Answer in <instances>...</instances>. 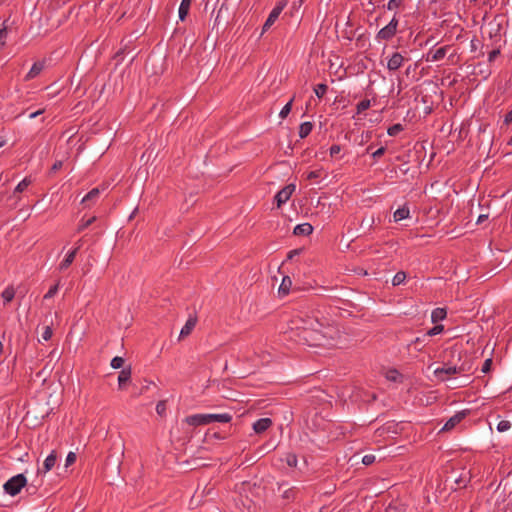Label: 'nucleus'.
<instances>
[{"label":"nucleus","instance_id":"nucleus-8","mask_svg":"<svg viewBox=\"0 0 512 512\" xmlns=\"http://www.w3.org/2000/svg\"><path fill=\"white\" fill-rule=\"evenodd\" d=\"M467 413L466 411H460L454 414L452 417H450L444 426L442 427V431H450L452 430L457 424H459L465 417Z\"/></svg>","mask_w":512,"mask_h":512},{"label":"nucleus","instance_id":"nucleus-27","mask_svg":"<svg viewBox=\"0 0 512 512\" xmlns=\"http://www.w3.org/2000/svg\"><path fill=\"white\" fill-rule=\"evenodd\" d=\"M100 194V190L99 188H93L92 190H90L86 195L85 197L82 199V203H88V202H93L95 201L98 196Z\"/></svg>","mask_w":512,"mask_h":512},{"label":"nucleus","instance_id":"nucleus-57","mask_svg":"<svg viewBox=\"0 0 512 512\" xmlns=\"http://www.w3.org/2000/svg\"><path fill=\"white\" fill-rule=\"evenodd\" d=\"M512 122V109L506 113L504 117V124L509 125Z\"/></svg>","mask_w":512,"mask_h":512},{"label":"nucleus","instance_id":"nucleus-24","mask_svg":"<svg viewBox=\"0 0 512 512\" xmlns=\"http://www.w3.org/2000/svg\"><path fill=\"white\" fill-rule=\"evenodd\" d=\"M313 129V124L309 121L307 122H303L302 124H300V127H299V137L301 139H304L306 138L312 131Z\"/></svg>","mask_w":512,"mask_h":512},{"label":"nucleus","instance_id":"nucleus-1","mask_svg":"<svg viewBox=\"0 0 512 512\" xmlns=\"http://www.w3.org/2000/svg\"><path fill=\"white\" fill-rule=\"evenodd\" d=\"M332 332L331 327L324 325H322V328L311 330H295L294 340L299 344L310 347H326L332 344Z\"/></svg>","mask_w":512,"mask_h":512},{"label":"nucleus","instance_id":"nucleus-25","mask_svg":"<svg viewBox=\"0 0 512 512\" xmlns=\"http://www.w3.org/2000/svg\"><path fill=\"white\" fill-rule=\"evenodd\" d=\"M447 312L444 308H436L432 311L431 320L433 323H437L445 319Z\"/></svg>","mask_w":512,"mask_h":512},{"label":"nucleus","instance_id":"nucleus-23","mask_svg":"<svg viewBox=\"0 0 512 512\" xmlns=\"http://www.w3.org/2000/svg\"><path fill=\"white\" fill-rule=\"evenodd\" d=\"M192 0H182L179 7V18L181 21L185 20L189 13Z\"/></svg>","mask_w":512,"mask_h":512},{"label":"nucleus","instance_id":"nucleus-32","mask_svg":"<svg viewBox=\"0 0 512 512\" xmlns=\"http://www.w3.org/2000/svg\"><path fill=\"white\" fill-rule=\"evenodd\" d=\"M327 90L328 86L324 83H320L314 88V92L318 98H322L326 94Z\"/></svg>","mask_w":512,"mask_h":512},{"label":"nucleus","instance_id":"nucleus-28","mask_svg":"<svg viewBox=\"0 0 512 512\" xmlns=\"http://www.w3.org/2000/svg\"><path fill=\"white\" fill-rule=\"evenodd\" d=\"M2 298L4 299L5 303L11 302L15 297V290L12 286H8L3 292H2Z\"/></svg>","mask_w":512,"mask_h":512},{"label":"nucleus","instance_id":"nucleus-48","mask_svg":"<svg viewBox=\"0 0 512 512\" xmlns=\"http://www.w3.org/2000/svg\"><path fill=\"white\" fill-rule=\"evenodd\" d=\"M322 175V171L321 170H315V171H310L307 176H306V179L307 180H314V179H318L320 178Z\"/></svg>","mask_w":512,"mask_h":512},{"label":"nucleus","instance_id":"nucleus-9","mask_svg":"<svg viewBox=\"0 0 512 512\" xmlns=\"http://www.w3.org/2000/svg\"><path fill=\"white\" fill-rule=\"evenodd\" d=\"M406 59L399 52H394L387 62V68L390 71L398 70Z\"/></svg>","mask_w":512,"mask_h":512},{"label":"nucleus","instance_id":"nucleus-26","mask_svg":"<svg viewBox=\"0 0 512 512\" xmlns=\"http://www.w3.org/2000/svg\"><path fill=\"white\" fill-rule=\"evenodd\" d=\"M304 319L305 315H297L293 318L291 322L294 326L291 328V338L294 339L295 329H299V326H304Z\"/></svg>","mask_w":512,"mask_h":512},{"label":"nucleus","instance_id":"nucleus-4","mask_svg":"<svg viewBox=\"0 0 512 512\" xmlns=\"http://www.w3.org/2000/svg\"><path fill=\"white\" fill-rule=\"evenodd\" d=\"M399 21L396 15L393 16L391 21L382 29H380L376 35V39L378 41H389L391 40L397 33Z\"/></svg>","mask_w":512,"mask_h":512},{"label":"nucleus","instance_id":"nucleus-61","mask_svg":"<svg viewBox=\"0 0 512 512\" xmlns=\"http://www.w3.org/2000/svg\"><path fill=\"white\" fill-rule=\"evenodd\" d=\"M37 489H38L37 485L30 484L27 486L26 491L29 492L30 494H34V493H36Z\"/></svg>","mask_w":512,"mask_h":512},{"label":"nucleus","instance_id":"nucleus-44","mask_svg":"<svg viewBox=\"0 0 512 512\" xmlns=\"http://www.w3.org/2000/svg\"><path fill=\"white\" fill-rule=\"evenodd\" d=\"M73 260H74V258H64V260L59 265V270L64 271L67 268H69L71 266V264L73 263Z\"/></svg>","mask_w":512,"mask_h":512},{"label":"nucleus","instance_id":"nucleus-63","mask_svg":"<svg viewBox=\"0 0 512 512\" xmlns=\"http://www.w3.org/2000/svg\"><path fill=\"white\" fill-rule=\"evenodd\" d=\"M43 112H44V110H43V109L38 110V111H36V112H33V113H31V114L29 115V118H30V119H34V118H36L37 116L41 115Z\"/></svg>","mask_w":512,"mask_h":512},{"label":"nucleus","instance_id":"nucleus-5","mask_svg":"<svg viewBox=\"0 0 512 512\" xmlns=\"http://www.w3.org/2000/svg\"><path fill=\"white\" fill-rule=\"evenodd\" d=\"M295 185L294 184H288L284 188H282L280 191L277 192V194L274 197V200L276 202V205L278 208H280L283 204H285L295 191Z\"/></svg>","mask_w":512,"mask_h":512},{"label":"nucleus","instance_id":"nucleus-22","mask_svg":"<svg viewBox=\"0 0 512 512\" xmlns=\"http://www.w3.org/2000/svg\"><path fill=\"white\" fill-rule=\"evenodd\" d=\"M409 208L407 206H403L401 208H398L394 214L393 219L395 222H399L401 220H404L409 217Z\"/></svg>","mask_w":512,"mask_h":512},{"label":"nucleus","instance_id":"nucleus-54","mask_svg":"<svg viewBox=\"0 0 512 512\" xmlns=\"http://www.w3.org/2000/svg\"><path fill=\"white\" fill-rule=\"evenodd\" d=\"M386 152L385 147H380L376 151L372 152V157L376 160L379 159L381 156H383Z\"/></svg>","mask_w":512,"mask_h":512},{"label":"nucleus","instance_id":"nucleus-19","mask_svg":"<svg viewBox=\"0 0 512 512\" xmlns=\"http://www.w3.org/2000/svg\"><path fill=\"white\" fill-rule=\"evenodd\" d=\"M374 224H375L374 216L373 215H366V216L363 217V219L361 221L360 229L362 230L363 233H367V232H369L372 229Z\"/></svg>","mask_w":512,"mask_h":512},{"label":"nucleus","instance_id":"nucleus-43","mask_svg":"<svg viewBox=\"0 0 512 512\" xmlns=\"http://www.w3.org/2000/svg\"><path fill=\"white\" fill-rule=\"evenodd\" d=\"M286 463L290 467H296L297 466V456L293 453L287 454Z\"/></svg>","mask_w":512,"mask_h":512},{"label":"nucleus","instance_id":"nucleus-31","mask_svg":"<svg viewBox=\"0 0 512 512\" xmlns=\"http://www.w3.org/2000/svg\"><path fill=\"white\" fill-rule=\"evenodd\" d=\"M406 279V273L404 271H399L397 272L393 279H392V284L393 286H398L400 284H402Z\"/></svg>","mask_w":512,"mask_h":512},{"label":"nucleus","instance_id":"nucleus-29","mask_svg":"<svg viewBox=\"0 0 512 512\" xmlns=\"http://www.w3.org/2000/svg\"><path fill=\"white\" fill-rule=\"evenodd\" d=\"M82 247H83V243L81 241H79V243L76 247L71 248L65 252V256L72 257V256H77V254L86 253V250H83Z\"/></svg>","mask_w":512,"mask_h":512},{"label":"nucleus","instance_id":"nucleus-14","mask_svg":"<svg viewBox=\"0 0 512 512\" xmlns=\"http://www.w3.org/2000/svg\"><path fill=\"white\" fill-rule=\"evenodd\" d=\"M272 425V420L270 418H260L253 424V430L257 434H261L268 430Z\"/></svg>","mask_w":512,"mask_h":512},{"label":"nucleus","instance_id":"nucleus-37","mask_svg":"<svg viewBox=\"0 0 512 512\" xmlns=\"http://www.w3.org/2000/svg\"><path fill=\"white\" fill-rule=\"evenodd\" d=\"M292 103H293V98L282 108V110L279 113V116L281 118L284 119L289 115V113L291 112V109H292Z\"/></svg>","mask_w":512,"mask_h":512},{"label":"nucleus","instance_id":"nucleus-40","mask_svg":"<svg viewBox=\"0 0 512 512\" xmlns=\"http://www.w3.org/2000/svg\"><path fill=\"white\" fill-rule=\"evenodd\" d=\"M511 428V423L508 420H501L497 425L499 432H506Z\"/></svg>","mask_w":512,"mask_h":512},{"label":"nucleus","instance_id":"nucleus-18","mask_svg":"<svg viewBox=\"0 0 512 512\" xmlns=\"http://www.w3.org/2000/svg\"><path fill=\"white\" fill-rule=\"evenodd\" d=\"M313 232V226L309 223L299 224L294 228V234L297 236H308Z\"/></svg>","mask_w":512,"mask_h":512},{"label":"nucleus","instance_id":"nucleus-50","mask_svg":"<svg viewBox=\"0 0 512 512\" xmlns=\"http://www.w3.org/2000/svg\"><path fill=\"white\" fill-rule=\"evenodd\" d=\"M375 462V456L372 455V454H369V455H365L363 458H362V463L366 466H369L371 464H373Z\"/></svg>","mask_w":512,"mask_h":512},{"label":"nucleus","instance_id":"nucleus-36","mask_svg":"<svg viewBox=\"0 0 512 512\" xmlns=\"http://www.w3.org/2000/svg\"><path fill=\"white\" fill-rule=\"evenodd\" d=\"M473 370V364L470 361H465L461 365L458 366L459 374L470 372Z\"/></svg>","mask_w":512,"mask_h":512},{"label":"nucleus","instance_id":"nucleus-39","mask_svg":"<svg viewBox=\"0 0 512 512\" xmlns=\"http://www.w3.org/2000/svg\"><path fill=\"white\" fill-rule=\"evenodd\" d=\"M401 377H402V375L396 369L389 370L387 373V379L390 381L396 382Z\"/></svg>","mask_w":512,"mask_h":512},{"label":"nucleus","instance_id":"nucleus-56","mask_svg":"<svg viewBox=\"0 0 512 512\" xmlns=\"http://www.w3.org/2000/svg\"><path fill=\"white\" fill-rule=\"evenodd\" d=\"M492 365V359H486L482 366V372L487 373L490 371Z\"/></svg>","mask_w":512,"mask_h":512},{"label":"nucleus","instance_id":"nucleus-41","mask_svg":"<svg viewBox=\"0 0 512 512\" xmlns=\"http://www.w3.org/2000/svg\"><path fill=\"white\" fill-rule=\"evenodd\" d=\"M124 359L120 356H116L111 360V367L113 369H119L123 366Z\"/></svg>","mask_w":512,"mask_h":512},{"label":"nucleus","instance_id":"nucleus-11","mask_svg":"<svg viewBox=\"0 0 512 512\" xmlns=\"http://www.w3.org/2000/svg\"><path fill=\"white\" fill-rule=\"evenodd\" d=\"M56 461H57V453L55 450H53L47 457L46 459L44 460L43 462V468L42 469H38V474L40 473H47L49 472L50 470H52V468L55 466L56 464Z\"/></svg>","mask_w":512,"mask_h":512},{"label":"nucleus","instance_id":"nucleus-49","mask_svg":"<svg viewBox=\"0 0 512 512\" xmlns=\"http://www.w3.org/2000/svg\"><path fill=\"white\" fill-rule=\"evenodd\" d=\"M62 166H63V162L61 160L56 161L52 165V167H51V169L49 171V174L50 175L55 174L57 171H59L62 168Z\"/></svg>","mask_w":512,"mask_h":512},{"label":"nucleus","instance_id":"nucleus-53","mask_svg":"<svg viewBox=\"0 0 512 512\" xmlns=\"http://www.w3.org/2000/svg\"><path fill=\"white\" fill-rule=\"evenodd\" d=\"M425 338L423 336V338L421 337H417L412 343L415 344L417 350L421 351L422 350V347H424V341H425Z\"/></svg>","mask_w":512,"mask_h":512},{"label":"nucleus","instance_id":"nucleus-59","mask_svg":"<svg viewBox=\"0 0 512 512\" xmlns=\"http://www.w3.org/2000/svg\"><path fill=\"white\" fill-rule=\"evenodd\" d=\"M96 220V217H91L89 218L88 220H86L81 226H80V230L83 229V228H86L88 226H90L94 221Z\"/></svg>","mask_w":512,"mask_h":512},{"label":"nucleus","instance_id":"nucleus-21","mask_svg":"<svg viewBox=\"0 0 512 512\" xmlns=\"http://www.w3.org/2000/svg\"><path fill=\"white\" fill-rule=\"evenodd\" d=\"M291 285H292V281H291L290 277L286 276V275L283 276L282 282H281L279 290H278L279 295L286 296L290 291Z\"/></svg>","mask_w":512,"mask_h":512},{"label":"nucleus","instance_id":"nucleus-51","mask_svg":"<svg viewBox=\"0 0 512 512\" xmlns=\"http://www.w3.org/2000/svg\"><path fill=\"white\" fill-rule=\"evenodd\" d=\"M329 152L331 157H335L341 152V146L334 144L330 147Z\"/></svg>","mask_w":512,"mask_h":512},{"label":"nucleus","instance_id":"nucleus-7","mask_svg":"<svg viewBox=\"0 0 512 512\" xmlns=\"http://www.w3.org/2000/svg\"><path fill=\"white\" fill-rule=\"evenodd\" d=\"M434 374L439 380L446 381L449 379L448 376L454 375V374H459L458 366L457 365H447L442 368H437L434 371Z\"/></svg>","mask_w":512,"mask_h":512},{"label":"nucleus","instance_id":"nucleus-33","mask_svg":"<svg viewBox=\"0 0 512 512\" xmlns=\"http://www.w3.org/2000/svg\"><path fill=\"white\" fill-rule=\"evenodd\" d=\"M31 184V180L29 178H24L15 188V193H21L23 192L29 185Z\"/></svg>","mask_w":512,"mask_h":512},{"label":"nucleus","instance_id":"nucleus-45","mask_svg":"<svg viewBox=\"0 0 512 512\" xmlns=\"http://www.w3.org/2000/svg\"><path fill=\"white\" fill-rule=\"evenodd\" d=\"M156 412L160 415V416H163L166 412V401H159L156 405Z\"/></svg>","mask_w":512,"mask_h":512},{"label":"nucleus","instance_id":"nucleus-17","mask_svg":"<svg viewBox=\"0 0 512 512\" xmlns=\"http://www.w3.org/2000/svg\"><path fill=\"white\" fill-rule=\"evenodd\" d=\"M196 323H197L196 317H189L188 320L186 321L185 325L182 327L179 337L184 338V337L190 335V333L196 326Z\"/></svg>","mask_w":512,"mask_h":512},{"label":"nucleus","instance_id":"nucleus-20","mask_svg":"<svg viewBox=\"0 0 512 512\" xmlns=\"http://www.w3.org/2000/svg\"><path fill=\"white\" fill-rule=\"evenodd\" d=\"M131 379V368H124L118 376L119 389H123L124 385Z\"/></svg>","mask_w":512,"mask_h":512},{"label":"nucleus","instance_id":"nucleus-64","mask_svg":"<svg viewBox=\"0 0 512 512\" xmlns=\"http://www.w3.org/2000/svg\"><path fill=\"white\" fill-rule=\"evenodd\" d=\"M150 384H152V382H147V384H146V385H144V386L140 389V391H139V393H138V394H139V395L143 394V393H144V392L149 388V385H150Z\"/></svg>","mask_w":512,"mask_h":512},{"label":"nucleus","instance_id":"nucleus-38","mask_svg":"<svg viewBox=\"0 0 512 512\" xmlns=\"http://www.w3.org/2000/svg\"><path fill=\"white\" fill-rule=\"evenodd\" d=\"M404 0H389L387 3V9L388 10H395L401 6H403Z\"/></svg>","mask_w":512,"mask_h":512},{"label":"nucleus","instance_id":"nucleus-15","mask_svg":"<svg viewBox=\"0 0 512 512\" xmlns=\"http://www.w3.org/2000/svg\"><path fill=\"white\" fill-rule=\"evenodd\" d=\"M44 66H45L44 61H37V62H35L32 65V67L29 70V72L26 74L25 80L29 81V80H32V79L36 78L42 72V70L44 69Z\"/></svg>","mask_w":512,"mask_h":512},{"label":"nucleus","instance_id":"nucleus-16","mask_svg":"<svg viewBox=\"0 0 512 512\" xmlns=\"http://www.w3.org/2000/svg\"><path fill=\"white\" fill-rule=\"evenodd\" d=\"M448 49H449V46H443V47L436 49L435 51H430L427 56V61L442 60L445 57Z\"/></svg>","mask_w":512,"mask_h":512},{"label":"nucleus","instance_id":"nucleus-60","mask_svg":"<svg viewBox=\"0 0 512 512\" xmlns=\"http://www.w3.org/2000/svg\"><path fill=\"white\" fill-rule=\"evenodd\" d=\"M469 384V376H466L459 384H453V388L455 387H464Z\"/></svg>","mask_w":512,"mask_h":512},{"label":"nucleus","instance_id":"nucleus-34","mask_svg":"<svg viewBox=\"0 0 512 512\" xmlns=\"http://www.w3.org/2000/svg\"><path fill=\"white\" fill-rule=\"evenodd\" d=\"M370 106H371V102L369 99H364V100L360 101L356 106L357 113L360 114V113L364 112L365 110L369 109Z\"/></svg>","mask_w":512,"mask_h":512},{"label":"nucleus","instance_id":"nucleus-46","mask_svg":"<svg viewBox=\"0 0 512 512\" xmlns=\"http://www.w3.org/2000/svg\"><path fill=\"white\" fill-rule=\"evenodd\" d=\"M52 334H53V332H52V328H51L50 326H46V327L44 328L43 333H42V339H43L44 341H48V340H50V339H51Z\"/></svg>","mask_w":512,"mask_h":512},{"label":"nucleus","instance_id":"nucleus-52","mask_svg":"<svg viewBox=\"0 0 512 512\" xmlns=\"http://www.w3.org/2000/svg\"><path fill=\"white\" fill-rule=\"evenodd\" d=\"M7 37V29L3 27L0 29V49H2L5 45V38Z\"/></svg>","mask_w":512,"mask_h":512},{"label":"nucleus","instance_id":"nucleus-12","mask_svg":"<svg viewBox=\"0 0 512 512\" xmlns=\"http://www.w3.org/2000/svg\"><path fill=\"white\" fill-rule=\"evenodd\" d=\"M277 490L281 493L283 499L293 500L295 498V490L293 487H289L287 482L278 483Z\"/></svg>","mask_w":512,"mask_h":512},{"label":"nucleus","instance_id":"nucleus-35","mask_svg":"<svg viewBox=\"0 0 512 512\" xmlns=\"http://www.w3.org/2000/svg\"><path fill=\"white\" fill-rule=\"evenodd\" d=\"M444 330V326L439 324V325H435L434 327H432L431 329H429L426 334L424 335V337H427V336H435V335H438L440 334L441 332H443Z\"/></svg>","mask_w":512,"mask_h":512},{"label":"nucleus","instance_id":"nucleus-42","mask_svg":"<svg viewBox=\"0 0 512 512\" xmlns=\"http://www.w3.org/2000/svg\"><path fill=\"white\" fill-rule=\"evenodd\" d=\"M58 289H59V281L55 285L50 287L48 292L44 295V299H50V298L54 297L55 294L58 292Z\"/></svg>","mask_w":512,"mask_h":512},{"label":"nucleus","instance_id":"nucleus-55","mask_svg":"<svg viewBox=\"0 0 512 512\" xmlns=\"http://www.w3.org/2000/svg\"><path fill=\"white\" fill-rule=\"evenodd\" d=\"M500 55V49L492 50L488 55V62L492 63Z\"/></svg>","mask_w":512,"mask_h":512},{"label":"nucleus","instance_id":"nucleus-47","mask_svg":"<svg viewBox=\"0 0 512 512\" xmlns=\"http://www.w3.org/2000/svg\"><path fill=\"white\" fill-rule=\"evenodd\" d=\"M76 453L74 452H69L67 457H66V463H65V466L66 467H69L70 465L74 464L75 461H76Z\"/></svg>","mask_w":512,"mask_h":512},{"label":"nucleus","instance_id":"nucleus-62","mask_svg":"<svg viewBox=\"0 0 512 512\" xmlns=\"http://www.w3.org/2000/svg\"><path fill=\"white\" fill-rule=\"evenodd\" d=\"M488 219V215L482 214L477 219V224H481Z\"/></svg>","mask_w":512,"mask_h":512},{"label":"nucleus","instance_id":"nucleus-3","mask_svg":"<svg viewBox=\"0 0 512 512\" xmlns=\"http://www.w3.org/2000/svg\"><path fill=\"white\" fill-rule=\"evenodd\" d=\"M25 486H27V479L25 475L17 474L5 482L3 489L8 495L16 496Z\"/></svg>","mask_w":512,"mask_h":512},{"label":"nucleus","instance_id":"nucleus-6","mask_svg":"<svg viewBox=\"0 0 512 512\" xmlns=\"http://www.w3.org/2000/svg\"><path fill=\"white\" fill-rule=\"evenodd\" d=\"M230 17V8L227 3V0H225L219 7L217 11V15L214 21V25H220V24H227L228 19Z\"/></svg>","mask_w":512,"mask_h":512},{"label":"nucleus","instance_id":"nucleus-58","mask_svg":"<svg viewBox=\"0 0 512 512\" xmlns=\"http://www.w3.org/2000/svg\"><path fill=\"white\" fill-rule=\"evenodd\" d=\"M455 483H456L457 485L462 486V487H466L467 480H466L464 477L459 476L457 479H455Z\"/></svg>","mask_w":512,"mask_h":512},{"label":"nucleus","instance_id":"nucleus-2","mask_svg":"<svg viewBox=\"0 0 512 512\" xmlns=\"http://www.w3.org/2000/svg\"><path fill=\"white\" fill-rule=\"evenodd\" d=\"M232 420L230 413H219V414H194L187 416L185 422L191 426H202L212 422L228 423Z\"/></svg>","mask_w":512,"mask_h":512},{"label":"nucleus","instance_id":"nucleus-30","mask_svg":"<svg viewBox=\"0 0 512 512\" xmlns=\"http://www.w3.org/2000/svg\"><path fill=\"white\" fill-rule=\"evenodd\" d=\"M404 130V127L402 124L397 123L392 126H390L387 130V133L389 136H397L400 132Z\"/></svg>","mask_w":512,"mask_h":512},{"label":"nucleus","instance_id":"nucleus-13","mask_svg":"<svg viewBox=\"0 0 512 512\" xmlns=\"http://www.w3.org/2000/svg\"><path fill=\"white\" fill-rule=\"evenodd\" d=\"M322 325L323 324L318 320L317 317L305 314L304 326H299L298 330H311L314 328H322Z\"/></svg>","mask_w":512,"mask_h":512},{"label":"nucleus","instance_id":"nucleus-10","mask_svg":"<svg viewBox=\"0 0 512 512\" xmlns=\"http://www.w3.org/2000/svg\"><path fill=\"white\" fill-rule=\"evenodd\" d=\"M283 10V6H275L273 8V10L270 12L267 20L265 21L264 25H263V28H262V32H266L274 23L275 21L278 19L280 13L282 12Z\"/></svg>","mask_w":512,"mask_h":512}]
</instances>
